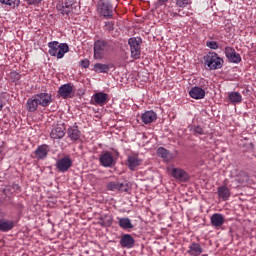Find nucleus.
I'll list each match as a JSON object with an SVG mask.
<instances>
[{
	"mask_svg": "<svg viewBox=\"0 0 256 256\" xmlns=\"http://www.w3.org/2000/svg\"><path fill=\"white\" fill-rule=\"evenodd\" d=\"M205 64L207 67L213 71L221 69L223 67V58L219 57L216 52H210L207 56L204 57Z\"/></svg>",
	"mask_w": 256,
	"mask_h": 256,
	"instance_id": "nucleus-1",
	"label": "nucleus"
},
{
	"mask_svg": "<svg viewBox=\"0 0 256 256\" xmlns=\"http://www.w3.org/2000/svg\"><path fill=\"white\" fill-rule=\"evenodd\" d=\"M111 45L104 40H98L94 43V59H103L105 53L111 51Z\"/></svg>",
	"mask_w": 256,
	"mask_h": 256,
	"instance_id": "nucleus-2",
	"label": "nucleus"
},
{
	"mask_svg": "<svg viewBox=\"0 0 256 256\" xmlns=\"http://www.w3.org/2000/svg\"><path fill=\"white\" fill-rule=\"evenodd\" d=\"M128 45L130 46L132 59H139L141 57V38H130Z\"/></svg>",
	"mask_w": 256,
	"mask_h": 256,
	"instance_id": "nucleus-3",
	"label": "nucleus"
},
{
	"mask_svg": "<svg viewBox=\"0 0 256 256\" xmlns=\"http://www.w3.org/2000/svg\"><path fill=\"white\" fill-rule=\"evenodd\" d=\"M98 11L102 17L111 19L113 17V6L107 0H100L98 2Z\"/></svg>",
	"mask_w": 256,
	"mask_h": 256,
	"instance_id": "nucleus-4",
	"label": "nucleus"
},
{
	"mask_svg": "<svg viewBox=\"0 0 256 256\" xmlns=\"http://www.w3.org/2000/svg\"><path fill=\"white\" fill-rule=\"evenodd\" d=\"M73 165V161L69 156H65L61 159H58L56 162V169L60 173H66V171H69L71 169V166Z\"/></svg>",
	"mask_w": 256,
	"mask_h": 256,
	"instance_id": "nucleus-5",
	"label": "nucleus"
},
{
	"mask_svg": "<svg viewBox=\"0 0 256 256\" xmlns=\"http://www.w3.org/2000/svg\"><path fill=\"white\" fill-rule=\"evenodd\" d=\"M99 162L102 167H115V158L110 151L103 152L100 155Z\"/></svg>",
	"mask_w": 256,
	"mask_h": 256,
	"instance_id": "nucleus-6",
	"label": "nucleus"
},
{
	"mask_svg": "<svg viewBox=\"0 0 256 256\" xmlns=\"http://www.w3.org/2000/svg\"><path fill=\"white\" fill-rule=\"evenodd\" d=\"M34 97L36 98V101H38V105L41 107H49L53 101L51 94L45 92L36 94Z\"/></svg>",
	"mask_w": 256,
	"mask_h": 256,
	"instance_id": "nucleus-7",
	"label": "nucleus"
},
{
	"mask_svg": "<svg viewBox=\"0 0 256 256\" xmlns=\"http://www.w3.org/2000/svg\"><path fill=\"white\" fill-rule=\"evenodd\" d=\"M15 227V222L13 220L5 219L3 212L0 210V231L2 233H8Z\"/></svg>",
	"mask_w": 256,
	"mask_h": 256,
	"instance_id": "nucleus-8",
	"label": "nucleus"
},
{
	"mask_svg": "<svg viewBox=\"0 0 256 256\" xmlns=\"http://www.w3.org/2000/svg\"><path fill=\"white\" fill-rule=\"evenodd\" d=\"M108 191H119L120 193H127L129 191V185L127 183L110 182L107 184Z\"/></svg>",
	"mask_w": 256,
	"mask_h": 256,
	"instance_id": "nucleus-9",
	"label": "nucleus"
},
{
	"mask_svg": "<svg viewBox=\"0 0 256 256\" xmlns=\"http://www.w3.org/2000/svg\"><path fill=\"white\" fill-rule=\"evenodd\" d=\"M171 175L174 177V179H177V181H180V183H187L189 181V174L185 172L182 169L174 168L171 170Z\"/></svg>",
	"mask_w": 256,
	"mask_h": 256,
	"instance_id": "nucleus-10",
	"label": "nucleus"
},
{
	"mask_svg": "<svg viewBox=\"0 0 256 256\" xmlns=\"http://www.w3.org/2000/svg\"><path fill=\"white\" fill-rule=\"evenodd\" d=\"M225 55L230 63H241V55L231 47L225 48Z\"/></svg>",
	"mask_w": 256,
	"mask_h": 256,
	"instance_id": "nucleus-11",
	"label": "nucleus"
},
{
	"mask_svg": "<svg viewBox=\"0 0 256 256\" xmlns=\"http://www.w3.org/2000/svg\"><path fill=\"white\" fill-rule=\"evenodd\" d=\"M210 222L215 229H221L225 224V216H223V214L215 213L211 216Z\"/></svg>",
	"mask_w": 256,
	"mask_h": 256,
	"instance_id": "nucleus-12",
	"label": "nucleus"
},
{
	"mask_svg": "<svg viewBox=\"0 0 256 256\" xmlns=\"http://www.w3.org/2000/svg\"><path fill=\"white\" fill-rule=\"evenodd\" d=\"M120 245L125 249H133L135 247V238L131 234H124L120 239Z\"/></svg>",
	"mask_w": 256,
	"mask_h": 256,
	"instance_id": "nucleus-13",
	"label": "nucleus"
},
{
	"mask_svg": "<svg viewBox=\"0 0 256 256\" xmlns=\"http://www.w3.org/2000/svg\"><path fill=\"white\" fill-rule=\"evenodd\" d=\"M143 160L139 158V156L131 155L127 158V167L130 169V171H135Z\"/></svg>",
	"mask_w": 256,
	"mask_h": 256,
	"instance_id": "nucleus-14",
	"label": "nucleus"
},
{
	"mask_svg": "<svg viewBox=\"0 0 256 256\" xmlns=\"http://www.w3.org/2000/svg\"><path fill=\"white\" fill-rule=\"evenodd\" d=\"M141 119L145 125H149L150 123H155L157 121V113L155 111L150 110L146 111L142 114Z\"/></svg>",
	"mask_w": 256,
	"mask_h": 256,
	"instance_id": "nucleus-15",
	"label": "nucleus"
},
{
	"mask_svg": "<svg viewBox=\"0 0 256 256\" xmlns=\"http://www.w3.org/2000/svg\"><path fill=\"white\" fill-rule=\"evenodd\" d=\"M51 139H63L65 137V127L63 125L56 126L50 133Z\"/></svg>",
	"mask_w": 256,
	"mask_h": 256,
	"instance_id": "nucleus-16",
	"label": "nucleus"
},
{
	"mask_svg": "<svg viewBox=\"0 0 256 256\" xmlns=\"http://www.w3.org/2000/svg\"><path fill=\"white\" fill-rule=\"evenodd\" d=\"M187 253L190 256H199L201 255V253H203V247L201 246V244L193 242L189 245Z\"/></svg>",
	"mask_w": 256,
	"mask_h": 256,
	"instance_id": "nucleus-17",
	"label": "nucleus"
},
{
	"mask_svg": "<svg viewBox=\"0 0 256 256\" xmlns=\"http://www.w3.org/2000/svg\"><path fill=\"white\" fill-rule=\"evenodd\" d=\"M94 103L95 105L103 106L107 103V100L109 99V95L107 93L98 92L93 95Z\"/></svg>",
	"mask_w": 256,
	"mask_h": 256,
	"instance_id": "nucleus-18",
	"label": "nucleus"
},
{
	"mask_svg": "<svg viewBox=\"0 0 256 256\" xmlns=\"http://www.w3.org/2000/svg\"><path fill=\"white\" fill-rule=\"evenodd\" d=\"M189 95L190 97H192V99H204L205 98V90L201 87H193L191 88V90L189 91Z\"/></svg>",
	"mask_w": 256,
	"mask_h": 256,
	"instance_id": "nucleus-19",
	"label": "nucleus"
},
{
	"mask_svg": "<svg viewBox=\"0 0 256 256\" xmlns=\"http://www.w3.org/2000/svg\"><path fill=\"white\" fill-rule=\"evenodd\" d=\"M58 11L62 14V15H69V13H71V11H73V3L71 2V0H67L66 2L62 3V5L58 6Z\"/></svg>",
	"mask_w": 256,
	"mask_h": 256,
	"instance_id": "nucleus-20",
	"label": "nucleus"
},
{
	"mask_svg": "<svg viewBox=\"0 0 256 256\" xmlns=\"http://www.w3.org/2000/svg\"><path fill=\"white\" fill-rule=\"evenodd\" d=\"M71 93H73V86L71 84H64L59 88V95L64 99L71 97Z\"/></svg>",
	"mask_w": 256,
	"mask_h": 256,
	"instance_id": "nucleus-21",
	"label": "nucleus"
},
{
	"mask_svg": "<svg viewBox=\"0 0 256 256\" xmlns=\"http://www.w3.org/2000/svg\"><path fill=\"white\" fill-rule=\"evenodd\" d=\"M38 107H39V102L37 101V98L35 96H32L31 98H29L27 100L26 109L30 113H35V111L38 109Z\"/></svg>",
	"mask_w": 256,
	"mask_h": 256,
	"instance_id": "nucleus-22",
	"label": "nucleus"
},
{
	"mask_svg": "<svg viewBox=\"0 0 256 256\" xmlns=\"http://www.w3.org/2000/svg\"><path fill=\"white\" fill-rule=\"evenodd\" d=\"M48 153H49V146H47L46 144L39 146L35 151V155L37 159H46Z\"/></svg>",
	"mask_w": 256,
	"mask_h": 256,
	"instance_id": "nucleus-23",
	"label": "nucleus"
},
{
	"mask_svg": "<svg viewBox=\"0 0 256 256\" xmlns=\"http://www.w3.org/2000/svg\"><path fill=\"white\" fill-rule=\"evenodd\" d=\"M157 155L164 159V161H171L173 159V154L163 147L157 149Z\"/></svg>",
	"mask_w": 256,
	"mask_h": 256,
	"instance_id": "nucleus-24",
	"label": "nucleus"
},
{
	"mask_svg": "<svg viewBox=\"0 0 256 256\" xmlns=\"http://www.w3.org/2000/svg\"><path fill=\"white\" fill-rule=\"evenodd\" d=\"M68 137L72 141H77L81 137V131L77 126H72L68 129Z\"/></svg>",
	"mask_w": 256,
	"mask_h": 256,
	"instance_id": "nucleus-25",
	"label": "nucleus"
},
{
	"mask_svg": "<svg viewBox=\"0 0 256 256\" xmlns=\"http://www.w3.org/2000/svg\"><path fill=\"white\" fill-rule=\"evenodd\" d=\"M61 46V44H59V42L57 41H52L48 43V53L49 55H51V57H57V53L59 51V47Z\"/></svg>",
	"mask_w": 256,
	"mask_h": 256,
	"instance_id": "nucleus-26",
	"label": "nucleus"
},
{
	"mask_svg": "<svg viewBox=\"0 0 256 256\" xmlns=\"http://www.w3.org/2000/svg\"><path fill=\"white\" fill-rule=\"evenodd\" d=\"M218 195L220 199H223V201H227V199L231 197V191L226 186H220L218 187Z\"/></svg>",
	"mask_w": 256,
	"mask_h": 256,
	"instance_id": "nucleus-27",
	"label": "nucleus"
},
{
	"mask_svg": "<svg viewBox=\"0 0 256 256\" xmlns=\"http://www.w3.org/2000/svg\"><path fill=\"white\" fill-rule=\"evenodd\" d=\"M98 223L101 225V227H111V225H113V217L110 215H104L99 218Z\"/></svg>",
	"mask_w": 256,
	"mask_h": 256,
	"instance_id": "nucleus-28",
	"label": "nucleus"
},
{
	"mask_svg": "<svg viewBox=\"0 0 256 256\" xmlns=\"http://www.w3.org/2000/svg\"><path fill=\"white\" fill-rule=\"evenodd\" d=\"M65 53H69V45L67 43H60L58 53L56 54L57 59H63Z\"/></svg>",
	"mask_w": 256,
	"mask_h": 256,
	"instance_id": "nucleus-29",
	"label": "nucleus"
},
{
	"mask_svg": "<svg viewBox=\"0 0 256 256\" xmlns=\"http://www.w3.org/2000/svg\"><path fill=\"white\" fill-rule=\"evenodd\" d=\"M230 103H242L243 96L239 92H231L228 96Z\"/></svg>",
	"mask_w": 256,
	"mask_h": 256,
	"instance_id": "nucleus-30",
	"label": "nucleus"
},
{
	"mask_svg": "<svg viewBox=\"0 0 256 256\" xmlns=\"http://www.w3.org/2000/svg\"><path fill=\"white\" fill-rule=\"evenodd\" d=\"M118 225L121 229H133V223H131L129 218H120Z\"/></svg>",
	"mask_w": 256,
	"mask_h": 256,
	"instance_id": "nucleus-31",
	"label": "nucleus"
},
{
	"mask_svg": "<svg viewBox=\"0 0 256 256\" xmlns=\"http://www.w3.org/2000/svg\"><path fill=\"white\" fill-rule=\"evenodd\" d=\"M95 73H109V65L97 63L94 65Z\"/></svg>",
	"mask_w": 256,
	"mask_h": 256,
	"instance_id": "nucleus-32",
	"label": "nucleus"
},
{
	"mask_svg": "<svg viewBox=\"0 0 256 256\" xmlns=\"http://www.w3.org/2000/svg\"><path fill=\"white\" fill-rule=\"evenodd\" d=\"M190 131H192L194 135H205V130H203L201 126L193 125L190 127Z\"/></svg>",
	"mask_w": 256,
	"mask_h": 256,
	"instance_id": "nucleus-33",
	"label": "nucleus"
},
{
	"mask_svg": "<svg viewBox=\"0 0 256 256\" xmlns=\"http://www.w3.org/2000/svg\"><path fill=\"white\" fill-rule=\"evenodd\" d=\"M0 3H4V5H9L13 9H15V7H19L20 1L19 0H0Z\"/></svg>",
	"mask_w": 256,
	"mask_h": 256,
	"instance_id": "nucleus-34",
	"label": "nucleus"
},
{
	"mask_svg": "<svg viewBox=\"0 0 256 256\" xmlns=\"http://www.w3.org/2000/svg\"><path fill=\"white\" fill-rule=\"evenodd\" d=\"M191 4V0H176L177 7H180L182 9H185L187 5Z\"/></svg>",
	"mask_w": 256,
	"mask_h": 256,
	"instance_id": "nucleus-35",
	"label": "nucleus"
},
{
	"mask_svg": "<svg viewBox=\"0 0 256 256\" xmlns=\"http://www.w3.org/2000/svg\"><path fill=\"white\" fill-rule=\"evenodd\" d=\"M206 47H209V49H219V44L216 41H207Z\"/></svg>",
	"mask_w": 256,
	"mask_h": 256,
	"instance_id": "nucleus-36",
	"label": "nucleus"
},
{
	"mask_svg": "<svg viewBox=\"0 0 256 256\" xmlns=\"http://www.w3.org/2000/svg\"><path fill=\"white\" fill-rule=\"evenodd\" d=\"M105 29L106 31H113V29H115V23H113V21H107L105 23Z\"/></svg>",
	"mask_w": 256,
	"mask_h": 256,
	"instance_id": "nucleus-37",
	"label": "nucleus"
},
{
	"mask_svg": "<svg viewBox=\"0 0 256 256\" xmlns=\"http://www.w3.org/2000/svg\"><path fill=\"white\" fill-rule=\"evenodd\" d=\"M80 64L84 69H87L89 67V60H82Z\"/></svg>",
	"mask_w": 256,
	"mask_h": 256,
	"instance_id": "nucleus-38",
	"label": "nucleus"
},
{
	"mask_svg": "<svg viewBox=\"0 0 256 256\" xmlns=\"http://www.w3.org/2000/svg\"><path fill=\"white\" fill-rule=\"evenodd\" d=\"M28 5H37L41 0H25Z\"/></svg>",
	"mask_w": 256,
	"mask_h": 256,
	"instance_id": "nucleus-39",
	"label": "nucleus"
},
{
	"mask_svg": "<svg viewBox=\"0 0 256 256\" xmlns=\"http://www.w3.org/2000/svg\"><path fill=\"white\" fill-rule=\"evenodd\" d=\"M12 189H14V191H20L21 186H19V184L13 183L12 184Z\"/></svg>",
	"mask_w": 256,
	"mask_h": 256,
	"instance_id": "nucleus-40",
	"label": "nucleus"
},
{
	"mask_svg": "<svg viewBox=\"0 0 256 256\" xmlns=\"http://www.w3.org/2000/svg\"><path fill=\"white\" fill-rule=\"evenodd\" d=\"M167 1L169 0H159V5H164L165 3H167Z\"/></svg>",
	"mask_w": 256,
	"mask_h": 256,
	"instance_id": "nucleus-41",
	"label": "nucleus"
},
{
	"mask_svg": "<svg viewBox=\"0 0 256 256\" xmlns=\"http://www.w3.org/2000/svg\"><path fill=\"white\" fill-rule=\"evenodd\" d=\"M3 109V101L0 100V111Z\"/></svg>",
	"mask_w": 256,
	"mask_h": 256,
	"instance_id": "nucleus-42",
	"label": "nucleus"
},
{
	"mask_svg": "<svg viewBox=\"0 0 256 256\" xmlns=\"http://www.w3.org/2000/svg\"><path fill=\"white\" fill-rule=\"evenodd\" d=\"M177 15H179V14H177V13H176V14H174V16H177Z\"/></svg>",
	"mask_w": 256,
	"mask_h": 256,
	"instance_id": "nucleus-43",
	"label": "nucleus"
}]
</instances>
